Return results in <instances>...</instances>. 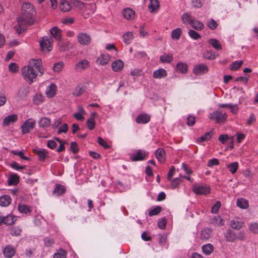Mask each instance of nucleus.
Instances as JSON below:
<instances>
[{
	"mask_svg": "<svg viewBox=\"0 0 258 258\" xmlns=\"http://www.w3.org/2000/svg\"><path fill=\"white\" fill-rule=\"evenodd\" d=\"M23 13L18 19L19 28L16 29L18 34H21L25 29V26L33 24V17L36 12L33 6L30 3H25L22 6Z\"/></svg>",
	"mask_w": 258,
	"mask_h": 258,
	"instance_id": "nucleus-1",
	"label": "nucleus"
},
{
	"mask_svg": "<svg viewBox=\"0 0 258 258\" xmlns=\"http://www.w3.org/2000/svg\"><path fill=\"white\" fill-rule=\"evenodd\" d=\"M224 237L228 242H235L237 240L244 241L245 239V233L244 231L235 232L233 229L228 228L224 233Z\"/></svg>",
	"mask_w": 258,
	"mask_h": 258,
	"instance_id": "nucleus-2",
	"label": "nucleus"
},
{
	"mask_svg": "<svg viewBox=\"0 0 258 258\" xmlns=\"http://www.w3.org/2000/svg\"><path fill=\"white\" fill-rule=\"evenodd\" d=\"M21 72L23 78L26 81L29 82V84L33 82V80L37 76V71L30 66L24 67L22 69Z\"/></svg>",
	"mask_w": 258,
	"mask_h": 258,
	"instance_id": "nucleus-3",
	"label": "nucleus"
},
{
	"mask_svg": "<svg viewBox=\"0 0 258 258\" xmlns=\"http://www.w3.org/2000/svg\"><path fill=\"white\" fill-rule=\"evenodd\" d=\"M35 123V120L32 118L27 119L21 126L22 134H26L29 133L34 128Z\"/></svg>",
	"mask_w": 258,
	"mask_h": 258,
	"instance_id": "nucleus-4",
	"label": "nucleus"
},
{
	"mask_svg": "<svg viewBox=\"0 0 258 258\" xmlns=\"http://www.w3.org/2000/svg\"><path fill=\"white\" fill-rule=\"evenodd\" d=\"M210 187L207 185L194 184L192 186L193 191L197 195H207L210 192Z\"/></svg>",
	"mask_w": 258,
	"mask_h": 258,
	"instance_id": "nucleus-5",
	"label": "nucleus"
},
{
	"mask_svg": "<svg viewBox=\"0 0 258 258\" xmlns=\"http://www.w3.org/2000/svg\"><path fill=\"white\" fill-rule=\"evenodd\" d=\"M227 115L226 113L217 110L211 114V119L215 120L217 123H221L227 118Z\"/></svg>",
	"mask_w": 258,
	"mask_h": 258,
	"instance_id": "nucleus-6",
	"label": "nucleus"
},
{
	"mask_svg": "<svg viewBox=\"0 0 258 258\" xmlns=\"http://www.w3.org/2000/svg\"><path fill=\"white\" fill-rule=\"evenodd\" d=\"M52 39L51 37H44L40 43V47L42 50L49 51L52 48Z\"/></svg>",
	"mask_w": 258,
	"mask_h": 258,
	"instance_id": "nucleus-7",
	"label": "nucleus"
},
{
	"mask_svg": "<svg viewBox=\"0 0 258 258\" xmlns=\"http://www.w3.org/2000/svg\"><path fill=\"white\" fill-rule=\"evenodd\" d=\"M148 156V153L142 151V150H138L136 153L131 155V159L133 161H142Z\"/></svg>",
	"mask_w": 258,
	"mask_h": 258,
	"instance_id": "nucleus-8",
	"label": "nucleus"
},
{
	"mask_svg": "<svg viewBox=\"0 0 258 258\" xmlns=\"http://www.w3.org/2000/svg\"><path fill=\"white\" fill-rule=\"evenodd\" d=\"M77 38L78 41L82 45H88L91 43V37L86 33H79Z\"/></svg>",
	"mask_w": 258,
	"mask_h": 258,
	"instance_id": "nucleus-9",
	"label": "nucleus"
},
{
	"mask_svg": "<svg viewBox=\"0 0 258 258\" xmlns=\"http://www.w3.org/2000/svg\"><path fill=\"white\" fill-rule=\"evenodd\" d=\"M150 115L143 113L139 114L136 118V122L139 124H146L150 121Z\"/></svg>",
	"mask_w": 258,
	"mask_h": 258,
	"instance_id": "nucleus-10",
	"label": "nucleus"
},
{
	"mask_svg": "<svg viewBox=\"0 0 258 258\" xmlns=\"http://www.w3.org/2000/svg\"><path fill=\"white\" fill-rule=\"evenodd\" d=\"M41 64L42 61L41 59H32L30 61L29 66L32 67L33 68H35L42 75L43 74V69Z\"/></svg>",
	"mask_w": 258,
	"mask_h": 258,
	"instance_id": "nucleus-11",
	"label": "nucleus"
},
{
	"mask_svg": "<svg viewBox=\"0 0 258 258\" xmlns=\"http://www.w3.org/2000/svg\"><path fill=\"white\" fill-rule=\"evenodd\" d=\"M208 67L204 64L195 66L193 69V72L196 75L205 74L208 72Z\"/></svg>",
	"mask_w": 258,
	"mask_h": 258,
	"instance_id": "nucleus-12",
	"label": "nucleus"
},
{
	"mask_svg": "<svg viewBox=\"0 0 258 258\" xmlns=\"http://www.w3.org/2000/svg\"><path fill=\"white\" fill-rule=\"evenodd\" d=\"M213 231L210 228H205L201 230L200 238L202 240H208L212 236Z\"/></svg>",
	"mask_w": 258,
	"mask_h": 258,
	"instance_id": "nucleus-13",
	"label": "nucleus"
},
{
	"mask_svg": "<svg viewBox=\"0 0 258 258\" xmlns=\"http://www.w3.org/2000/svg\"><path fill=\"white\" fill-rule=\"evenodd\" d=\"M89 62L86 59H83L77 62L75 69L78 72H82L89 67Z\"/></svg>",
	"mask_w": 258,
	"mask_h": 258,
	"instance_id": "nucleus-14",
	"label": "nucleus"
},
{
	"mask_svg": "<svg viewBox=\"0 0 258 258\" xmlns=\"http://www.w3.org/2000/svg\"><path fill=\"white\" fill-rule=\"evenodd\" d=\"M16 250L11 245H8L5 246L3 250V254L5 257L11 258L15 255Z\"/></svg>",
	"mask_w": 258,
	"mask_h": 258,
	"instance_id": "nucleus-15",
	"label": "nucleus"
},
{
	"mask_svg": "<svg viewBox=\"0 0 258 258\" xmlns=\"http://www.w3.org/2000/svg\"><path fill=\"white\" fill-rule=\"evenodd\" d=\"M18 119V117L16 114H11L4 118L3 120V125L8 126L16 122Z\"/></svg>",
	"mask_w": 258,
	"mask_h": 258,
	"instance_id": "nucleus-16",
	"label": "nucleus"
},
{
	"mask_svg": "<svg viewBox=\"0 0 258 258\" xmlns=\"http://www.w3.org/2000/svg\"><path fill=\"white\" fill-rule=\"evenodd\" d=\"M17 220V217L12 215H8L3 217V224L11 225L14 224Z\"/></svg>",
	"mask_w": 258,
	"mask_h": 258,
	"instance_id": "nucleus-17",
	"label": "nucleus"
},
{
	"mask_svg": "<svg viewBox=\"0 0 258 258\" xmlns=\"http://www.w3.org/2000/svg\"><path fill=\"white\" fill-rule=\"evenodd\" d=\"M86 114V111L84 108L79 106L77 108V111L73 114V116L77 120H82L84 119L83 115Z\"/></svg>",
	"mask_w": 258,
	"mask_h": 258,
	"instance_id": "nucleus-18",
	"label": "nucleus"
},
{
	"mask_svg": "<svg viewBox=\"0 0 258 258\" xmlns=\"http://www.w3.org/2000/svg\"><path fill=\"white\" fill-rule=\"evenodd\" d=\"M52 37L57 41H60L61 39V30L56 27H54L50 30Z\"/></svg>",
	"mask_w": 258,
	"mask_h": 258,
	"instance_id": "nucleus-19",
	"label": "nucleus"
},
{
	"mask_svg": "<svg viewBox=\"0 0 258 258\" xmlns=\"http://www.w3.org/2000/svg\"><path fill=\"white\" fill-rule=\"evenodd\" d=\"M155 156L160 162H163L165 160V152L163 148H158L155 152Z\"/></svg>",
	"mask_w": 258,
	"mask_h": 258,
	"instance_id": "nucleus-20",
	"label": "nucleus"
},
{
	"mask_svg": "<svg viewBox=\"0 0 258 258\" xmlns=\"http://www.w3.org/2000/svg\"><path fill=\"white\" fill-rule=\"evenodd\" d=\"M167 73L165 70L159 69L153 72V77L156 79H161L167 76Z\"/></svg>",
	"mask_w": 258,
	"mask_h": 258,
	"instance_id": "nucleus-21",
	"label": "nucleus"
},
{
	"mask_svg": "<svg viewBox=\"0 0 258 258\" xmlns=\"http://www.w3.org/2000/svg\"><path fill=\"white\" fill-rule=\"evenodd\" d=\"M112 70L115 72L121 71L123 67V62L120 59L114 61L111 64Z\"/></svg>",
	"mask_w": 258,
	"mask_h": 258,
	"instance_id": "nucleus-22",
	"label": "nucleus"
},
{
	"mask_svg": "<svg viewBox=\"0 0 258 258\" xmlns=\"http://www.w3.org/2000/svg\"><path fill=\"white\" fill-rule=\"evenodd\" d=\"M110 59V56L108 54H101L97 59V62L102 66L106 65Z\"/></svg>",
	"mask_w": 258,
	"mask_h": 258,
	"instance_id": "nucleus-23",
	"label": "nucleus"
},
{
	"mask_svg": "<svg viewBox=\"0 0 258 258\" xmlns=\"http://www.w3.org/2000/svg\"><path fill=\"white\" fill-rule=\"evenodd\" d=\"M11 198L9 195H4L0 197V205L3 207L9 206L11 203Z\"/></svg>",
	"mask_w": 258,
	"mask_h": 258,
	"instance_id": "nucleus-24",
	"label": "nucleus"
},
{
	"mask_svg": "<svg viewBox=\"0 0 258 258\" xmlns=\"http://www.w3.org/2000/svg\"><path fill=\"white\" fill-rule=\"evenodd\" d=\"M59 9L63 12H67L71 9L70 3L66 0H61L60 2Z\"/></svg>",
	"mask_w": 258,
	"mask_h": 258,
	"instance_id": "nucleus-25",
	"label": "nucleus"
},
{
	"mask_svg": "<svg viewBox=\"0 0 258 258\" xmlns=\"http://www.w3.org/2000/svg\"><path fill=\"white\" fill-rule=\"evenodd\" d=\"M19 176L16 174H13L8 178V183L9 185H16L19 182Z\"/></svg>",
	"mask_w": 258,
	"mask_h": 258,
	"instance_id": "nucleus-26",
	"label": "nucleus"
},
{
	"mask_svg": "<svg viewBox=\"0 0 258 258\" xmlns=\"http://www.w3.org/2000/svg\"><path fill=\"white\" fill-rule=\"evenodd\" d=\"M34 153L38 156L40 161H43L47 154L45 149H34Z\"/></svg>",
	"mask_w": 258,
	"mask_h": 258,
	"instance_id": "nucleus-27",
	"label": "nucleus"
},
{
	"mask_svg": "<svg viewBox=\"0 0 258 258\" xmlns=\"http://www.w3.org/2000/svg\"><path fill=\"white\" fill-rule=\"evenodd\" d=\"M230 225L233 230H240L243 227V222L235 220H231L230 222Z\"/></svg>",
	"mask_w": 258,
	"mask_h": 258,
	"instance_id": "nucleus-28",
	"label": "nucleus"
},
{
	"mask_svg": "<svg viewBox=\"0 0 258 258\" xmlns=\"http://www.w3.org/2000/svg\"><path fill=\"white\" fill-rule=\"evenodd\" d=\"M51 123L50 119L47 117H42L38 121V124L40 127H47Z\"/></svg>",
	"mask_w": 258,
	"mask_h": 258,
	"instance_id": "nucleus-29",
	"label": "nucleus"
},
{
	"mask_svg": "<svg viewBox=\"0 0 258 258\" xmlns=\"http://www.w3.org/2000/svg\"><path fill=\"white\" fill-rule=\"evenodd\" d=\"M56 89V85L53 83H51L46 91L47 96L50 98L53 97L55 94Z\"/></svg>",
	"mask_w": 258,
	"mask_h": 258,
	"instance_id": "nucleus-30",
	"label": "nucleus"
},
{
	"mask_svg": "<svg viewBox=\"0 0 258 258\" xmlns=\"http://www.w3.org/2000/svg\"><path fill=\"white\" fill-rule=\"evenodd\" d=\"M190 25L194 29L198 31L202 30L204 28V25L202 22L195 20L191 21Z\"/></svg>",
	"mask_w": 258,
	"mask_h": 258,
	"instance_id": "nucleus-31",
	"label": "nucleus"
},
{
	"mask_svg": "<svg viewBox=\"0 0 258 258\" xmlns=\"http://www.w3.org/2000/svg\"><path fill=\"white\" fill-rule=\"evenodd\" d=\"M202 250L206 255H210L214 250V246L210 243L205 244L202 246Z\"/></svg>",
	"mask_w": 258,
	"mask_h": 258,
	"instance_id": "nucleus-32",
	"label": "nucleus"
},
{
	"mask_svg": "<svg viewBox=\"0 0 258 258\" xmlns=\"http://www.w3.org/2000/svg\"><path fill=\"white\" fill-rule=\"evenodd\" d=\"M173 55L171 53L168 54H164L160 57V61L162 63H170L173 60Z\"/></svg>",
	"mask_w": 258,
	"mask_h": 258,
	"instance_id": "nucleus-33",
	"label": "nucleus"
},
{
	"mask_svg": "<svg viewBox=\"0 0 258 258\" xmlns=\"http://www.w3.org/2000/svg\"><path fill=\"white\" fill-rule=\"evenodd\" d=\"M236 205L241 209H246L248 207V202L243 198L238 199L237 200Z\"/></svg>",
	"mask_w": 258,
	"mask_h": 258,
	"instance_id": "nucleus-34",
	"label": "nucleus"
},
{
	"mask_svg": "<svg viewBox=\"0 0 258 258\" xmlns=\"http://www.w3.org/2000/svg\"><path fill=\"white\" fill-rule=\"evenodd\" d=\"M159 7V3L157 0H150V3L148 6L150 12L153 13L154 11L158 9Z\"/></svg>",
	"mask_w": 258,
	"mask_h": 258,
	"instance_id": "nucleus-35",
	"label": "nucleus"
},
{
	"mask_svg": "<svg viewBox=\"0 0 258 258\" xmlns=\"http://www.w3.org/2000/svg\"><path fill=\"white\" fill-rule=\"evenodd\" d=\"M208 42L215 49L218 50L222 49V45L217 39L211 38Z\"/></svg>",
	"mask_w": 258,
	"mask_h": 258,
	"instance_id": "nucleus-36",
	"label": "nucleus"
},
{
	"mask_svg": "<svg viewBox=\"0 0 258 258\" xmlns=\"http://www.w3.org/2000/svg\"><path fill=\"white\" fill-rule=\"evenodd\" d=\"M22 231L19 226H14L10 230V234L13 236H19L21 235Z\"/></svg>",
	"mask_w": 258,
	"mask_h": 258,
	"instance_id": "nucleus-37",
	"label": "nucleus"
},
{
	"mask_svg": "<svg viewBox=\"0 0 258 258\" xmlns=\"http://www.w3.org/2000/svg\"><path fill=\"white\" fill-rule=\"evenodd\" d=\"M65 191L66 188L60 184H56L53 192L56 196H59L64 193Z\"/></svg>",
	"mask_w": 258,
	"mask_h": 258,
	"instance_id": "nucleus-38",
	"label": "nucleus"
},
{
	"mask_svg": "<svg viewBox=\"0 0 258 258\" xmlns=\"http://www.w3.org/2000/svg\"><path fill=\"white\" fill-rule=\"evenodd\" d=\"M176 69L177 71L184 74L186 73L187 71V66L185 63L179 62L176 64Z\"/></svg>",
	"mask_w": 258,
	"mask_h": 258,
	"instance_id": "nucleus-39",
	"label": "nucleus"
},
{
	"mask_svg": "<svg viewBox=\"0 0 258 258\" xmlns=\"http://www.w3.org/2000/svg\"><path fill=\"white\" fill-rule=\"evenodd\" d=\"M227 168L229 169L230 172L232 174L235 173L238 168V163L237 162L231 163L227 165Z\"/></svg>",
	"mask_w": 258,
	"mask_h": 258,
	"instance_id": "nucleus-40",
	"label": "nucleus"
},
{
	"mask_svg": "<svg viewBox=\"0 0 258 258\" xmlns=\"http://www.w3.org/2000/svg\"><path fill=\"white\" fill-rule=\"evenodd\" d=\"M181 33V29L180 28H176L171 32V37L173 39L178 40Z\"/></svg>",
	"mask_w": 258,
	"mask_h": 258,
	"instance_id": "nucleus-41",
	"label": "nucleus"
},
{
	"mask_svg": "<svg viewBox=\"0 0 258 258\" xmlns=\"http://www.w3.org/2000/svg\"><path fill=\"white\" fill-rule=\"evenodd\" d=\"M29 93V87H23V88H21L19 90L18 95L20 98H24L26 96H27V95H28V94Z\"/></svg>",
	"mask_w": 258,
	"mask_h": 258,
	"instance_id": "nucleus-42",
	"label": "nucleus"
},
{
	"mask_svg": "<svg viewBox=\"0 0 258 258\" xmlns=\"http://www.w3.org/2000/svg\"><path fill=\"white\" fill-rule=\"evenodd\" d=\"M18 210L20 213L25 214L30 213L31 211L30 207L25 205H19L18 206Z\"/></svg>",
	"mask_w": 258,
	"mask_h": 258,
	"instance_id": "nucleus-43",
	"label": "nucleus"
},
{
	"mask_svg": "<svg viewBox=\"0 0 258 258\" xmlns=\"http://www.w3.org/2000/svg\"><path fill=\"white\" fill-rule=\"evenodd\" d=\"M212 223L217 226H222L224 224L223 219L219 216L214 217L212 220Z\"/></svg>",
	"mask_w": 258,
	"mask_h": 258,
	"instance_id": "nucleus-44",
	"label": "nucleus"
},
{
	"mask_svg": "<svg viewBox=\"0 0 258 258\" xmlns=\"http://www.w3.org/2000/svg\"><path fill=\"white\" fill-rule=\"evenodd\" d=\"M242 63L243 61L242 60L235 61L230 65V69L233 71L237 70L240 68Z\"/></svg>",
	"mask_w": 258,
	"mask_h": 258,
	"instance_id": "nucleus-45",
	"label": "nucleus"
},
{
	"mask_svg": "<svg viewBox=\"0 0 258 258\" xmlns=\"http://www.w3.org/2000/svg\"><path fill=\"white\" fill-rule=\"evenodd\" d=\"M162 210V208L160 206H157L156 207L151 210L149 212V215L150 217L157 215L159 214Z\"/></svg>",
	"mask_w": 258,
	"mask_h": 258,
	"instance_id": "nucleus-46",
	"label": "nucleus"
},
{
	"mask_svg": "<svg viewBox=\"0 0 258 258\" xmlns=\"http://www.w3.org/2000/svg\"><path fill=\"white\" fill-rule=\"evenodd\" d=\"M204 56L205 58L208 59H215L217 55L212 51H207L204 54Z\"/></svg>",
	"mask_w": 258,
	"mask_h": 258,
	"instance_id": "nucleus-47",
	"label": "nucleus"
},
{
	"mask_svg": "<svg viewBox=\"0 0 258 258\" xmlns=\"http://www.w3.org/2000/svg\"><path fill=\"white\" fill-rule=\"evenodd\" d=\"M249 230L254 234H258V224L251 223L249 224Z\"/></svg>",
	"mask_w": 258,
	"mask_h": 258,
	"instance_id": "nucleus-48",
	"label": "nucleus"
},
{
	"mask_svg": "<svg viewBox=\"0 0 258 258\" xmlns=\"http://www.w3.org/2000/svg\"><path fill=\"white\" fill-rule=\"evenodd\" d=\"M207 26L210 29L214 30L217 28L218 24L214 19H210L207 22Z\"/></svg>",
	"mask_w": 258,
	"mask_h": 258,
	"instance_id": "nucleus-49",
	"label": "nucleus"
},
{
	"mask_svg": "<svg viewBox=\"0 0 258 258\" xmlns=\"http://www.w3.org/2000/svg\"><path fill=\"white\" fill-rule=\"evenodd\" d=\"M188 35L194 40H197L201 38V36L194 30H190L188 31Z\"/></svg>",
	"mask_w": 258,
	"mask_h": 258,
	"instance_id": "nucleus-50",
	"label": "nucleus"
},
{
	"mask_svg": "<svg viewBox=\"0 0 258 258\" xmlns=\"http://www.w3.org/2000/svg\"><path fill=\"white\" fill-rule=\"evenodd\" d=\"M181 181L182 179L180 177H177L174 178V179L171 181L172 187L173 189L176 188Z\"/></svg>",
	"mask_w": 258,
	"mask_h": 258,
	"instance_id": "nucleus-51",
	"label": "nucleus"
},
{
	"mask_svg": "<svg viewBox=\"0 0 258 258\" xmlns=\"http://www.w3.org/2000/svg\"><path fill=\"white\" fill-rule=\"evenodd\" d=\"M43 241L44 245L46 247H50L54 244V240L50 237H45L44 238Z\"/></svg>",
	"mask_w": 258,
	"mask_h": 258,
	"instance_id": "nucleus-52",
	"label": "nucleus"
},
{
	"mask_svg": "<svg viewBox=\"0 0 258 258\" xmlns=\"http://www.w3.org/2000/svg\"><path fill=\"white\" fill-rule=\"evenodd\" d=\"M87 125L90 130H92L95 127V121L93 118H89L87 120Z\"/></svg>",
	"mask_w": 258,
	"mask_h": 258,
	"instance_id": "nucleus-53",
	"label": "nucleus"
},
{
	"mask_svg": "<svg viewBox=\"0 0 258 258\" xmlns=\"http://www.w3.org/2000/svg\"><path fill=\"white\" fill-rule=\"evenodd\" d=\"M182 20L183 23H186L188 22L189 24H190V22L193 20L191 19V17L187 13H184L182 16Z\"/></svg>",
	"mask_w": 258,
	"mask_h": 258,
	"instance_id": "nucleus-54",
	"label": "nucleus"
},
{
	"mask_svg": "<svg viewBox=\"0 0 258 258\" xmlns=\"http://www.w3.org/2000/svg\"><path fill=\"white\" fill-rule=\"evenodd\" d=\"M211 134L210 132H207L205 134V135L201 137L198 138V142H205L209 140L211 138Z\"/></svg>",
	"mask_w": 258,
	"mask_h": 258,
	"instance_id": "nucleus-55",
	"label": "nucleus"
},
{
	"mask_svg": "<svg viewBox=\"0 0 258 258\" xmlns=\"http://www.w3.org/2000/svg\"><path fill=\"white\" fill-rule=\"evenodd\" d=\"M68 129L69 127L68 124L67 123H63L58 128L57 134H60L62 133H66L68 131Z\"/></svg>",
	"mask_w": 258,
	"mask_h": 258,
	"instance_id": "nucleus-56",
	"label": "nucleus"
},
{
	"mask_svg": "<svg viewBox=\"0 0 258 258\" xmlns=\"http://www.w3.org/2000/svg\"><path fill=\"white\" fill-rule=\"evenodd\" d=\"M43 96L41 95H36L33 98V101L36 104H39L43 102Z\"/></svg>",
	"mask_w": 258,
	"mask_h": 258,
	"instance_id": "nucleus-57",
	"label": "nucleus"
},
{
	"mask_svg": "<svg viewBox=\"0 0 258 258\" xmlns=\"http://www.w3.org/2000/svg\"><path fill=\"white\" fill-rule=\"evenodd\" d=\"M70 150L74 154H76L78 152L79 148L78 147V145L76 142H72L71 143Z\"/></svg>",
	"mask_w": 258,
	"mask_h": 258,
	"instance_id": "nucleus-58",
	"label": "nucleus"
},
{
	"mask_svg": "<svg viewBox=\"0 0 258 258\" xmlns=\"http://www.w3.org/2000/svg\"><path fill=\"white\" fill-rule=\"evenodd\" d=\"M97 142L99 144L103 146L105 149H108L109 148V146L108 145V144L101 137H98L97 138Z\"/></svg>",
	"mask_w": 258,
	"mask_h": 258,
	"instance_id": "nucleus-59",
	"label": "nucleus"
},
{
	"mask_svg": "<svg viewBox=\"0 0 258 258\" xmlns=\"http://www.w3.org/2000/svg\"><path fill=\"white\" fill-rule=\"evenodd\" d=\"M63 67V63L61 61L56 63L53 65V70L54 72H59Z\"/></svg>",
	"mask_w": 258,
	"mask_h": 258,
	"instance_id": "nucleus-60",
	"label": "nucleus"
},
{
	"mask_svg": "<svg viewBox=\"0 0 258 258\" xmlns=\"http://www.w3.org/2000/svg\"><path fill=\"white\" fill-rule=\"evenodd\" d=\"M196 122V118L194 116L189 115L186 118V124L188 126L193 125Z\"/></svg>",
	"mask_w": 258,
	"mask_h": 258,
	"instance_id": "nucleus-61",
	"label": "nucleus"
},
{
	"mask_svg": "<svg viewBox=\"0 0 258 258\" xmlns=\"http://www.w3.org/2000/svg\"><path fill=\"white\" fill-rule=\"evenodd\" d=\"M220 207L221 203L219 201H217L216 204L212 207L211 212L214 214L217 213Z\"/></svg>",
	"mask_w": 258,
	"mask_h": 258,
	"instance_id": "nucleus-62",
	"label": "nucleus"
},
{
	"mask_svg": "<svg viewBox=\"0 0 258 258\" xmlns=\"http://www.w3.org/2000/svg\"><path fill=\"white\" fill-rule=\"evenodd\" d=\"M229 139L228 136L226 134L221 135L218 138L219 141L222 144H225Z\"/></svg>",
	"mask_w": 258,
	"mask_h": 258,
	"instance_id": "nucleus-63",
	"label": "nucleus"
},
{
	"mask_svg": "<svg viewBox=\"0 0 258 258\" xmlns=\"http://www.w3.org/2000/svg\"><path fill=\"white\" fill-rule=\"evenodd\" d=\"M66 252L64 250L61 251V252L55 253L53 255V258H66Z\"/></svg>",
	"mask_w": 258,
	"mask_h": 258,
	"instance_id": "nucleus-64",
	"label": "nucleus"
}]
</instances>
